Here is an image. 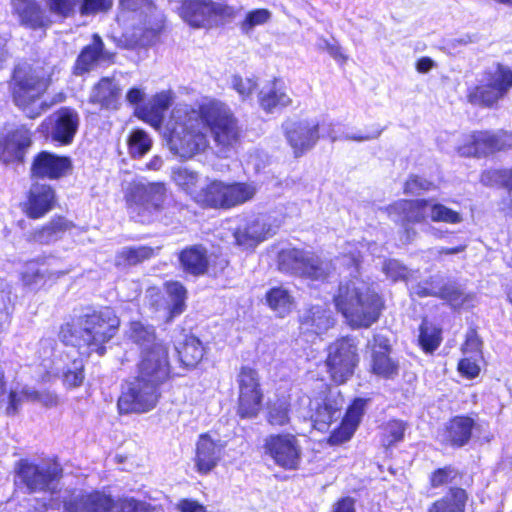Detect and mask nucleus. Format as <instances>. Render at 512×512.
<instances>
[{
  "label": "nucleus",
  "instance_id": "nucleus-1",
  "mask_svg": "<svg viewBox=\"0 0 512 512\" xmlns=\"http://www.w3.org/2000/svg\"><path fill=\"white\" fill-rule=\"evenodd\" d=\"M166 127L170 151L183 160L202 154L210 147L207 132L218 153L227 157L238 144L242 132L231 109L217 100L203 102L197 107L177 105Z\"/></svg>",
  "mask_w": 512,
  "mask_h": 512
},
{
  "label": "nucleus",
  "instance_id": "nucleus-2",
  "mask_svg": "<svg viewBox=\"0 0 512 512\" xmlns=\"http://www.w3.org/2000/svg\"><path fill=\"white\" fill-rule=\"evenodd\" d=\"M137 367V377L119 397L121 414L146 413L156 405L158 389L171 375L168 347L162 343L143 350Z\"/></svg>",
  "mask_w": 512,
  "mask_h": 512
},
{
  "label": "nucleus",
  "instance_id": "nucleus-3",
  "mask_svg": "<svg viewBox=\"0 0 512 512\" xmlns=\"http://www.w3.org/2000/svg\"><path fill=\"white\" fill-rule=\"evenodd\" d=\"M120 319L113 309L104 307L85 313L61 326L59 338L65 345L93 352L102 356L106 352L105 344L118 332Z\"/></svg>",
  "mask_w": 512,
  "mask_h": 512
},
{
  "label": "nucleus",
  "instance_id": "nucleus-4",
  "mask_svg": "<svg viewBox=\"0 0 512 512\" xmlns=\"http://www.w3.org/2000/svg\"><path fill=\"white\" fill-rule=\"evenodd\" d=\"M55 65H35L27 63L17 65L9 82V91L14 104L27 117L34 119L40 116L50 104L40 102L58 72Z\"/></svg>",
  "mask_w": 512,
  "mask_h": 512
},
{
  "label": "nucleus",
  "instance_id": "nucleus-5",
  "mask_svg": "<svg viewBox=\"0 0 512 512\" xmlns=\"http://www.w3.org/2000/svg\"><path fill=\"white\" fill-rule=\"evenodd\" d=\"M334 303L353 328L370 327L384 308L382 297L362 279L341 281Z\"/></svg>",
  "mask_w": 512,
  "mask_h": 512
},
{
  "label": "nucleus",
  "instance_id": "nucleus-6",
  "mask_svg": "<svg viewBox=\"0 0 512 512\" xmlns=\"http://www.w3.org/2000/svg\"><path fill=\"white\" fill-rule=\"evenodd\" d=\"M512 89V69L501 63L487 68L477 84L466 91L469 104L481 108H495Z\"/></svg>",
  "mask_w": 512,
  "mask_h": 512
},
{
  "label": "nucleus",
  "instance_id": "nucleus-7",
  "mask_svg": "<svg viewBox=\"0 0 512 512\" xmlns=\"http://www.w3.org/2000/svg\"><path fill=\"white\" fill-rule=\"evenodd\" d=\"M283 272L309 280H325L331 271V263L313 252L297 248L282 250L278 257Z\"/></svg>",
  "mask_w": 512,
  "mask_h": 512
},
{
  "label": "nucleus",
  "instance_id": "nucleus-8",
  "mask_svg": "<svg viewBox=\"0 0 512 512\" xmlns=\"http://www.w3.org/2000/svg\"><path fill=\"white\" fill-rule=\"evenodd\" d=\"M166 188L163 183H137L127 196L130 216L140 223L152 221L155 213L163 208Z\"/></svg>",
  "mask_w": 512,
  "mask_h": 512
},
{
  "label": "nucleus",
  "instance_id": "nucleus-9",
  "mask_svg": "<svg viewBox=\"0 0 512 512\" xmlns=\"http://www.w3.org/2000/svg\"><path fill=\"white\" fill-rule=\"evenodd\" d=\"M358 362V348L354 339L343 337L329 345L326 366L334 383L343 384L350 379Z\"/></svg>",
  "mask_w": 512,
  "mask_h": 512
},
{
  "label": "nucleus",
  "instance_id": "nucleus-10",
  "mask_svg": "<svg viewBox=\"0 0 512 512\" xmlns=\"http://www.w3.org/2000/svg\"><path fill=\"white\" fill-rule=\"evenodd\" d=\"M62 468L56 462H44L40 465L20 460L16 469V484L24 485L32 492L55 490V482L60 479Z\"/></svg>",
  "mask_w": 512,
  "mask_h": 512
},
{
  "label": "nucleus",
  "instance_id": "nucleus-11",
  "mask_svg": "<svg viewBox=\"0 0 512 512\" xmlns=\"http://www.w3.org/2000/svg\"><path fill=\"white\" fill-rule=\"evenodd\" d=\"M234 9L220 0H183L180 15L193 27H206L234 16Z\"/></svg>",
  "mask_w": 512,
  "mask_h": 512
},
{
  "label": "nucleus",
  "instance_id": "nucleus-12",
  "mask_svg": "<svg viewBox=\"0 0 512 512\" xmlns=\"http://www.w3.org/2000/svg\"><path fill=\"white\" fill-rule=\"evenodd\" d=\"M120 13H132L139 21L142 36L147 40L154 38L163 28L164 16L154 5L153 0H119Z\"/></svg>",
  "mask_w": 512,
  "mask_h": 512
},
{
  "label": "nucleus",
  "instance_id": "nucleus-13",
  "mask_svg": "<svg viewBox=\"0 0 512 512\" xmlns=\"http://www.w3.org/2000/svg\"><path fill=\"white\" fill-rule=\"evenodd\" d=\"M264 449L276 465L286 470H296L299 467L302 448L294 435H270L265 440Z\"/></svg>",
  "mask_w": 512,
  "mask_h": 512
},
{
  "label": "nucleus",
  "instance_id": "nucleus-14",
  "mask_svg": "<svg viewBox=\"0 0 512 512\" xmlns=\"http://www.w3.org/2000/svg\"><path fill=\"white\" fill-rule=\"evenodd\" d=\"M239 416H257L262 408L263 392L256 370L242 367L238 374Z\"/></svg>",
  "mask_w": 512,
  "mask_h": 512
},
{
  "label": "nucleus",
  "instance_id": "nucleus-15",
  "mask_svg": "<svg viewBox=\"0 0 512 512\" xmlns=\"http://www.w3.org/2000/svg\"><path fill=\"white\" fill-rule=\"evenodd\" d=\"M512 148V133L488 131L474 132L468 142L458 148L461 156H486L497 151Z\"/></svg>",
  "mask_w": 512,
  "mask_h": 512
},
{
  "label": "nucleus",
  "instance_id": "nucleus-16",
  "mask_svg": "<svg viewBox=\"0 0 512 512\" xmlns=\"http://www.w3.org/2000/svg\"><path fill=\"white\" fill-rule=\"evenodd\" d=\"M80 123L78 113L71 108L63 107L51 114L44 122L50 132L51 139L62 145L72 143Z\"/></svg>",
  "mask_w": 512,
  "mask_h": 512
},
{
  "label": "nucleus",
  "instance_id": "nucleus-17",
  "mask_svg": "<svg viewBox=\"0 0 512 512\" xmlns=\"http://www.w3.org/2000/svg\"><path fill=\"white\" fill-rule=\"evenodd\" d=\"M0 390V412H5L8 415L19 413V407L28 401L37 402L48 408L55 407L60 403V398L50 391H31L23 394L13 391L6 393L2 383H0Z\"/></svg>",
  "mask_w": 512,
  "mask_h": 512
},
{
  "label": "nucleus",
  "instance_id": "nucleus-18",
  "mask_svg": "<svg viewBox=\"0 0 512 512\" xmlns=\"http://www.w3.org/2000/svg\"><path fill=\"white\" fill-rule=\"evenodd\" d=\"M114 0H45L46 7L54 15L68 18L75 14L76 8L83 16L105 13L113 6Z\"/></svg>",
  "mask_w": 512,
  "mask_h": 512
},
{
  "label": "nucleus",
  "instance_id": "nucleus-19",
  "mask_svg": "<svg viewBox=\"0 0 512 512\" xmlns=\"http://www.w3.org/2000/svg\"><path fill=\"white\" fill-rule=\"evenodd\" d=\"M368 346L371 348V371L383 378H394L399 371V363L390 356L389 339L375 334Z\"/></svg>",
  "mask_w": 512,
  "mask_h": 512
},
{
  "label": "nucleus",
  "instance_id": "nucleus-20",
  "mask_svg": "<svg viewBox=\"0 0 512 512\" xmlns=\"http://www.w3.org/2000/svg\"><path fill=\"white\" fill-rule=\"evenodd\" d=\"M12 12L20 24L32 30L47 29L53 23L51 12H47L38 0H11Z\"/></svg>",
  "mask_w": 512,
  "mask_h": 512
},
{
  "label": "nucleus",
  "instance_id": "nucleus-21",
  "mask_svg": "<svg viewBox=\"0 0 512 512\" xmlns=\"http://www.w3.org/2000/svg\"><path fill=\"white\" fill-rule=\"evenodd\" d=\"M284 127L286 139L296 157L310 150L319 139L318 123L316 122H290Z\"/></svg>",
  "mask_w": 512,
  "mask_h": 512
},
{
  "label": "nucleus",
  "instance_id": "nucleus-22",
  "mask_svg": "<svg viewBox=\"0 0 512 512\" xmlns=\"http://www.w3.org/2000/svg\"><path fill=\"white\" fill-rule=\"evenodd\" d=\"M388 215L394 222L404 226L421 223L430 218V200H399L387 207Z\"/></svg>",
  "mask_w": 512,
  "mask_h": 512
},
{
  "label": "nucleus",
  "instance_id": "nucleus-23",
  "mask_svg": "<svg viewBox=\"0 0 512 512\" xmlns=\"http://www.w3.org/2000/svg\"><path fill=\"white\" fill-rule=\"evenodd\" d=\"M115 501L100 491L81 492L64 502L63 512H112Z\"/></svg>",
  "mask_w": 512,
  "mask_h": 512
},
{
  "label": "nucleus",
  "instance_id": "nucleus-24",
  "mask_svg": "<svg viewBox=\"0 0 512 512\" xmlns=\"http://www.w3.org/2000/svg\"><path fill=\"white\" fill-rule=\"evenodd\" d=\"M275 234V228L267 221L265 216H258L248 220L234 232L237 245L244 249L254 248L267 237Z\"/></svg>",
  "mask_w": 512,
  "mask_h": 512
},
{
  "label": "nucleus",
  "instance_id": "nucleus-25",
  "mask_svg": "<svg viewBox=\"0 0 512 512\" xmlns=\"http://www.w3.org/2000/svg\"><path fill=\"white\" fill-rule=\"evenodd\" d=\"M70 168L71 161L68 157L42 151L33 160L31 174L37 178L58 179L66 175Z\"/></svg>",
  "mask_w": 512,
  "mask_h": 512
},
{
  "label": "nucleus",
  "instance_id": "nucleus-26",
  "mask_svg": "<svg viewBox=\"0 0 512 512\" xmlns=\"http://www.w3.org/2000/svg\"><path fill=\"white\" fill-rule=\"evenodd\" d=\"M31 142V132L23 127L7 135H0V161L4 163L21 162L25 150L31 145Z\"/></svg>",
  "mask_w": 512,
  "mask_h": 512
},
{
  "label": "nucleus",
  "instance_id": "nucleus-27",
  "mask_svg": "<svg viewBox=\"0 0 512 512\" xmlns=\"http://www.w3.org/2000/svg\"><path fill=\"white\" fill-rule=\"evenodd\" d=\"M223 445L215 442L207 434H202L196 443L194 464L196 471L202 475L210 473L222 457Z\"/></svg>",
  "mask_w": 512,
  "mask_h": 512
},
{
  "label": "nucleus",
  "instance_id": "nucleus-28",
  "mask_svg": "<svg viewBox=\"0 0 512 512\" xmlns=\"http://www.w3.org/2000/svg\"><path fill=\"white\" fill-rule=\"evenodd\" d=\"M113 54L104 50V43L97 34L93 35L91 44L84 47L77 57L74 66V73L82 75L92 70L100 62H110Z\"/></svg>",
  "mask_w": 512,
  "mask_h": 512
},
{
  "label": "nucleus",
  "instance_id": "nucleus-29",
  "mask_svg": "<svg viewBox=\"0 0 512 512\" xmlns=\"http://www.w3.org/2000/svg\"><path fill=\"white\" fill-rule=\"evenodd\" d=\"M172 100L171 92L162 91L153 96L147 104L136 107L135 114L154 128H160Z\"/></svg>",
  "mask_w": 512,
  "mask_h": 512
},
{
  "label": "nucleus",
  "instance_id": "nucleus-30",
  "mask_svg": "<svg viewBox=\"0 0 512 512\" xmlns=\"http://www.w3.org/2000/svg\"><path fill=\"white\" fill-rule=\"evenodd\" d=\"M54 202L55 193L49 185L34 184L29 192L25 212L32 219L41 218L53 208Z\"/></svg>",
  "mask_w": 512,
  "mask_h": 512
},
{
  "label": "nucleus",
  "instance_id": "nucleus-31",
  "mask_svg": "<svg viewBox=\"0 0 512 512\" xmlns=\"http://www.w3.org/2000/svg\"><path fill=\"white\" fill-rule=\"evenodd\" d=\"M121 96V88L119 83L110 77H103L94 85L91 90L89 101L100 105L102 108H117Z\"/></svg>",
  "mask_w": 512,
  "mask_h": 512
},
{
  "label": "nucleus",
  "instance_id": "nucleus-32",
  "mask_svg": "<svg viewBox=\"0 0 512 512\" xmlns=\"http://www.w3.org/2000/svg\"><path fill=\"white\" fill-rule=\"evenodd\" d=\"M334 324L331 311L325 306L315 305L306 310L300 318V328L304 332L320 335Z\"/></svg>",
  "mask_w": 512,
  "mask_h": 512
},
{
  "label": "nucleus",
  "instance_id": "nucleus-33",
  "mask_svg": "<svg viewBox=\"0 0 512 512\" xmlns=\"http://www.w3.org/2000/svg\"><path fill=\"white\" fill-rule=\"evenodd\" d=\"M181 267L186 273L194 276L203 275L209 266L208 251L203 245H192L179 254Z\"/></svg>",
  "mask_w": 512,
  "mask_h": 512
},
{
  "label": "nucleus",
  "instance_id": "nucleus-34",
  "mask_svg": "<svg viewBox=\"0 0 512 512\" xmlns=\"http://www.w3.org/2000/svg\"><path fill=\"white\" fill-rule=\"evenodd\" d=\"M473 418H452L447 424L442 440L452 446H463L471 437Z\"/></svg>",
  "mask_w": 512,
  "mask_h": 512
},
{
  "label": "nucleus",
  "instance_id": "nucleus-35",
  "mask_svg": "<svg viewBox=\"0 0 512 512\" xmlns=\"http://www.w3.org/2000/svg\"><path fill=\"white\" fill-rule=\"evenodd\" d=\"M194 201L211 208H226V183L214 180L194 194Z\"/></svg>",
  "mask_w": 512,
  "mask_h": 512
},
{
  "label": "nucleus",
  "instance_id": "nucleus-36",
  "mask_svg": "<svg viewBox=\"0 0 512 512\" xmlns=\"http://www.w3.org/2000/svg\"><path fill=\"white\" fill-rule=\"evenodd\" d=\"M259 104L263 110L273 113L292 104L291 97L285 89L275 81L269 88H263L259 93Z\"/></svg>",
  "mask_w": 512,
  "mask_h": 512
},
{
  "label": "nucleus",
  "instance_id": "nucleus-37",
  "mask_svg": "<svg viewBox=\"0 0 512 512\" xmlns=\"http://www.w3.org/2000/svg\"><path fill=\"white\" fill-rule=\"evenodd\" d=\"M126 335L140 348L141 352L152 348L156 344H162L161 341L157 340L154 326L142 321H132Z\"/></svg>",
  "mask_w": 512,
  "mask_h": 512
},
{
  "label": "nucleus",
  "instance_id": "nucleus-38",
  "mask_svg": "<svg viewBox=\"0 0 512 512\" xmlns=\"http://www.w3.org/2000/svg\"><path fill=\"white\" fill-rule=\"evenodd\" d=\"M70 228V223L63 217L52 219L42 228L35 230L30 235V240L40 244H50L61 239Z\"/></svg>",
  "mask_w": 512,
  "mask_h": 512
},
{
  "label": "nucleus",
  "instance_id": "nucleus-39",
  "mask_svg": "<svg viewBox=\"0 0 512 512\" xmlns=\"http://www.w3.org/2000/svg\"><path fill=\"white\" fill-rule=\"evenodd\" d=\"M155 253L154 248L150 246H128L120 249L114 259L117 267H129L142 263L150 259Z\"/></svg>",
  "mask_w": 512,
  "mask_h": 512
},
{
  "label": "nucleus",
  "instance_id": "nucleus-40",
  "mask_svg": "<svg viewBox=\"0 0 512 512\" xmlns=\"http://www.w3.org/2000/svg\"><path fill=\"white\" fill-rule=\"evenodd\" d=\"M183 366L194 368L204 356V347L194 335H186L183 343L176 347Z\"/></svg>",
  "mask_w": 512,
  "mask_h": 512
},
{
  "label": "nucleus",
  "instance_id": "nucleus-41",
  "mask_svg": "<svg viewBox=\"0 0 512 512\" xmlns=\"http://www.w3.org/2000/svg\"><path fill=\"white\" fill-rule=\"evenodd\" d=\"M257 192V187L253 183L234 182L226 183V208H232L242 205L252 200Z\"/></svg>",
  "mask_w": 512,
  "mask_h": 512
},
{
  "label": "nucleus",
  "instance_id": "nucleus-42",
  "mask_svg": "<svg viewBox=\"0 0 512 512\" xmlns=\"http://www.w3.org/2000/svg\"><path fill=\"white\" fill-rule=\"evenodd\" d=\"M467 493L462 488H453L450 493L433 503L429 512H464Z\"/></svg>",
  "mask_w": 512,
  "mask_h": 512
},
{
  "label": "nucleus",
  "instance_id": "nucleus-43",
  "mask_svg": "<svg viewBox=\"0 0 512 512\" xmlns=\"http://www.w3.org/2000/svg\"><path fill=\"white\" fill-rule=\"evenodd\" d=\"M268 306L280 317L289 314L294 307V299L283 287L271 288L266 294Z\"/></svg>",
  "mask_w": 512,
  "mask_h": 512
},
{
  "label": "nucleus",
  "instance_id": "nucleus-44",
  "mask_svg": "<svg viewBox=\"0 0 512 512\" xmlns=\"http://www.w3.org/2000/svg\"><path fill=\"white\" fill-rule=\"evenodd\" d=\"M324 260L329 262V260ZM330 263V272H332L335 269V266L339 264L347 267L349 275L351 276L350 280L359 279L357 274L359 273V267L361 263V251L356 244L347 243L343 248L341 256L336 258V263L333 264L331 261ZM330 274L331 273H329L328 276Z\"/></svg>",
  "mask_w": 512,
  "mask_h": 512
},
{
  "label": "nucleus",
  "instance_id": "nucleus-45",
  "mask_svg": "<svg viewBox=\"0 0 512 512\" xmlns=\"http://www.w3.org/2000/svg\"><path fill=\"white\" fill-rule=\"evenodd\" d=\"M344 403V398L340 393H329L325 397L311 400L309 407L316 416H333L343 407Z\"/></svg>",
  "mask_w": 512,
  "mask_h": 512
},
{
  "label": "nucleus",
  "instance_id": "nucleus-46",
  "mask_svg": "<svg viewBox=\"0 0 512 512\" xmlns=\"http://www.w3.org/2000/svg\"><path fill=\"white\" fill-rule=\"evenodd\" d=\"M166 292L169 297V303L165 309L167 311L168 318L171 319L184 311L186 289L179 282H170L166 284Z\"/></svg>",
  "mask_w": 512,
  "mask_h": 512
},
{
  "label": "nucleus",
  "instance_id": "nucleus-47",
  "mask_svg": "<svg viewBox=\"0 0 512 512\" xmlns=\"http://www.w3.org/2000/svg\"><path fill=\"white\" fill-rule=\"evenodd\" d=\"M437 298L447 301L453 308H460L469 302L472 296L466 295L455 282H448L439 283Z\"/></svg>",
  "mask_w": 512,
  "mask_h": 512
},
{
  "label": "nucleus",
  "instance_id": "nucleus-48",
  "mask_svg": "<svg viewBox=\"0 0 512 512\" xmlns=\"http://www.w3.org/2000/svg\"><path fill=\"white\" fill-rule=\"evenodd\" d=\"M129 154L133 158L143 157L152 147V139L141 129L133 130L127 140Z\"/></svg>",
  "mask_w": 512,
  "mask_h": 512
},
{
  "label": "nucleus",
  "instance_id": "nucleus-49",
  "mask_svg": "<svg viewBox=\"0 0 512 512\" xmlns=\"http://www.w3.org/2000/svg\"><path fill=\"white\" fill-rule=\"evenodd\" d=\"M172 179L177 186L194 199V194L199 191L197 189V183L199 181V175L197 172L180 167L173 170Z\"/></svg>",
  "mask_w": 512,
  "mask_h": 512
},
{
  "label": "nucleus",
  "instance_id": "nucleus-50",
  "mask_svg": "<svg viewBox=\"0 0 512 512\" xmlns=\"http://www.w3.org/2000/svg\"><path fill=\"white\" fill-rule=\"evenodd\" d=\"M433 222H441L446 224H459L463 221L460 212L453 210L441 203L430 200V218Z\"/></svg>",
  "mask_w": 512,
  "mask_h": 512
},
{
  "label": "nucleus",
  "instance_id": "nucleus-51",
  "mask_svg": "<svg viewBox=\"0 0 512 512\" xmlns=\"http://www.w3.org/2000/svg\"><path fill=\"white\" fill-rule=\"evenodd\" d=\"M359 425V418H341L339 426L333 428L329 437L331 445H338L348 441Z\"/></svg>",
  "mask_w": 512,
  "mask_h": 512
},
{
  "label": "nucleus",
  "instance_id": "nucleus-52",
  "mask_svg": "<svg viewBox=\"0 0 512 512\" xmlns=\"http://www.w3.org/2000/svg\"><path fill=\"white\" fill-rule=\"evenodd\" d=\"M441 331L427 321L420 326L419 343L426 352H433L440 344Z\"/></svg>",
  "mask_w": 512,
  "mask_h": 512
},
{
  "label": "nucleus",
  "instance_id": "nucleus-53",
  "mask_svg": "<svg viewBox=\"0 0 512 512\" xmlns=\"http://www.w3.org/2000/svg\"><path fill=\"white\" fill-rule=\"evenodd\" d=\"M271 12L268 9H255L246 14L245 19L240 24V29L244 34H249L256 26L264 25L271 19Z\"/></svg>",
  "mask_w": 512,
  "mask_h": 512
},
{
  "label": "nucleus",
  "instance_id": "nucleus-54",
  "mask_svg": "<svg viewBox=\"0 0 512 512\" xmlns=\"http://www.w3.org/2000/svg\"><path fill=\"white\" fill-rule=\"evenodd\" d=\"M46 276V270L42 269L36 262H30L22 272V281L26 286L38 285Z\"/></svg>",
  "mask_w": 512,
  "mask_h": 512
},
{
  "label": "nucleus",
  "instance_id": "nucleus-55",
  "mask_svg": "<svg viewBox=\"0 0 512 512\" xmlns=\"http://www.w3.org/2000/svg\"><path fill=\"white\" fill-rule=\"evenodd\" d=\"M433 188L434 185L431 181L417 175H411L405 182L404 193L420 195L421 193L429 191Z\"/></svg>",
  "mask_w": 512,
  "mask_h": 512
},
{
  "label": "nucleus",
  "instance_id": "nucleus-56",
  "mask_svg": "<svg viewBox=\"0 0 512 512\" xmlns=\"http://www.w3.org/2000/svg\"><path fill=\"white\" fill-rule=\"evenodd\" d=\"M383 272L393 281L407 280L411 273L407 267L395 259H390L384 263Z\"/></svg>",
  "mask_w": 512,
  "mask_h": 512
},
{
  "label": "nucleus",
  "instance_id": "nucleus-57",
  "mask_svg": "<svg viewBox=\"0 0 512 512\" xmlns=\"http://www.w3.org/2000/svg\"><path fill=\"white\" fill-rule=\"evenodd\" d=\"M405 424L402 420L392 419L384 427V436L388 445L400 441L403 438Z\"/></svg>",
  "mask_w": 512,
  "mask_h": 512
},
{
  "label": "nucleus",
  "instance_id": "nucleus-58",
  "mask_svg": "<svg viewBox=\"0 0 512 512\" xmlns=\"http://www.w3.org/2000/svg\"><path fill=\"white\" fill-rule=\"evenodd\" d=\"M84 379L83 365L81 361L73 362V369L64 372L63 382L68 387H77L82 384Z\"/></svg>",
  "mask_w": 512,
  "mask_h": 512
},
{
  "label": "nucleus",
  "instance_id": "nucleus-59",
  "mask_svg": "<svg viewBox=\"0 0 512 512\" xmlns=\"http://www.w3.org/2000/svg\"><path fill=\"white\" fill-rule=\"evenodd\" d=\"M231 83L233 89H235L242 98L249 97L257 87L256 81L251 78H242L239 75H234Z\"/></svg>",
  "mask_w": 512,
  "mask_h": 512
},
{
  "label": "nucleus",
  "instance_id": "nucleus-60",
  "mask_svg": "<svg viewBox=\"0 0 512 512\" xmlns=\"http://www.w3.org/2000/svg\"><path fill=\"white\" fill-rule=\"evenodd\" d=\"M439 288V282L434 278H430V280L424 283H418L411 287V294L416 295L420 298L424 297H437V292Z\"/></svg>",
  "mask_w": 512,
  "mask_h": 512
},
{
  "label": "nucleus",
  "instance_id": "nucleus-61",
  "mask_svg": "<svg viewBox=\"0 0 512 512\" xmlns=\"http://www.w3.org/2000/svg\"><path fill=\"white\" fill-rule=\"evenodd\" d=\"M457 475V471L451 466L440 468L433 472L431 476V485L433 487H439L441 485L447 484L452 482L457 477Z\"/></svg>",
  "mask_w": 512,
  "mask_h": 512
},
{
  "label": "nucleus",
  "instance_id": "nucleus-62",
  "mask_svg": "<svg viewBox=\"0 0 512 512\" xmlns=\"http://www.w3.org/2000/svg\"><path fill=\"white\" fill-rule=\"evenodd\" d=\"M480 181L485 186L506 185V170H487L481 174Z\"/></svg>",
  "mask_w": 512,
  "mask_h": 512
},
{
  "label": "nucleus",
  "instance_id": "nucleus-63",
  "mask_svg": "<svg viewBox=\"0 0 512 512\" xmlns=\"http://www.w3.org/2000/svg\"><path fill=\"white\" fill-rule=\"evenodd\" d=\"M458 370L462 375L468 378H474L479 374L480 367L475 360L466 357L459 362Z\"/></svg>",
  "mask_w": 512,
  "mask_h": 512
},
{
  "label": "nucleus",
  "instance_id": "nucleus-64",
  "mask_svg": "<svg viewBox=\"0 0 512 512\" xmlns=\"http://www.w3.org/2000/svg\"><path fill=\"white\" fill-rule=\"evenodd\" d=\"M482 342L474 330L468 332L466 341L463 345V352L465 354H479L481 351Z\"/></svg>",
  "mask_w": 512,
  "mask_h": 512
}]
</instances>
